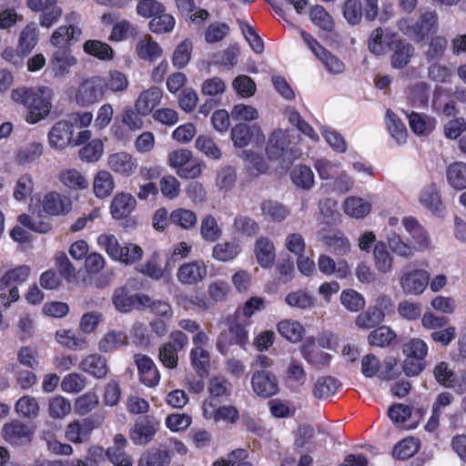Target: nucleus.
Segmentation results:
<instances>
[{
	"mask_svg": "<svg viewBox=\"0 0 466 466\" xmlns=\"http://www.w3.org/2000/svg\"><path fill=\"white\" fill-rule=\"evenodd\" d=\"M53 90L47 86H22L12 91V99L27 109L25 120L35 124L45 119L52 108Z\"/></svg>",
	"mask_w": 466,
	"mask_h": 466,
	"instance_id": "nucleus-1",
	"label": "nucleus"
},
{
	"mask_svg": "<svg viewBox=\"0 0 466 466\" xmlns=\"http://www.w3.org/2000/svg\"><path fill=\"white\" fill-rule=\"evenodd\" d=\"M438 15L435 11L422 13L417 20L410 17L402 18L398 23L399 29L415 42L424 41L429 35L438 31Z\"/></svg>",
	"mask_w": 466,
	"mask_h": 466,
	"instance_id": "nucleus-2",
	"label": "nucleus"
},
{
	"mask_svg": "<svg viewBox=\"0 0 466 466\" xmlns=\"http://www.w3.org/2000/svg\"><path fill=\"white\" fill-rule=\"evenodd\" d=\"M31 274V268L27 265H19L5 272L0 271V291L9 289L8 293H0V305L8 308L13 302L19 299L18 286L24 284Z\"/></svg>",
	"mask_w": 466,
	"mask_h": 466,
	"instance_id": "nucleus-3",
	"label": "nucleus"
},
{
	"mask_svg": "<svg viewBox=\"0 0 466 466\" xmlns=\"http://www.w3.org/2000/svg\"><path fill=\"white\" fill-rule=\"evenodd\" d=\"M97 243L113 260H118L126 265L139 261L143 256V249L139 246L127 243L121 247L112 234H101L97 238Z\"/></svg>",
	"mask_w": 466,
	"mask_h": 466,
	"instance_id": "nucleus-4",
	"label": "nucleus"
},
{
	"mask_svg": "<svg viewBox=\"0 0 466 466\" xmlns=\"http://www.w3.org/2000/svg\"><path fill=\"white\" fill-rule=\"evenodd\" d=\"M106 93L105 78L94 76L84 79L74 93V100L80 106H89L103 99Z\"/></svg>",
	"mask_w": 466,
	"mask_h": 466,
	"instance_id": "nucleus-5",
	"label": "nucleus"
},
{
	"mask_svg": "<svg viewBox=\"0 0 466 466\" xmlns=\"http://www.w3.org/2000/svg\"><path fill=\"white\" fill-rule=\"evenodd\" d=\"M266 153L270 160H279L287 165L292 164L297 158V150L290 147L289 135L281 129L273 131L269 136Z\"/></svg>",
	"mask_w": 466,
	"mask_h": 466,
	"instance_id": "nucleus-6",
	"label": "nucleus"
},
{
	"mask_svg": "<svg viewBox=\"0 0 466 466\" xmlns=\"http://www.w3.org/2000/svg\"><path fill=\"white\" fill-rule=\"evenodd\" d=\"M188 337L182 330H173L169 334V340L162 344L158 350V360L162 365L174 370L178 365V352L188 344Z\"/></svg>",
	"mask_w": 466,
	"mask_h": 466,
	"instance_id": "nucleus-7",
	"label": "nucleus"
},
{
	"mask_svg": "<svg viewBox=\"0 0 466 466\" xmlns=\"http://www.w3.org/2000/svg\"><path fill=\"white\" fill-rule=\"evenodd\" d=\"M379 0H364L362 6L360 0H345L342 12L347 22L352 25H359L364 16L367 21H373L379 14Z\"/></svg>",
	"mask_w": 466,
	"mask_h": 466,
	"instance_id": "nucleus-8",
	"label": "nucleus"
},
{
	"mask_svg": "<svg viewBox=\"0 0 466 466\" xmlns=\"http://www.w3.org/2000/svg\"><path fill=\"white\" fill-rule=\"evenodd\" d=\"M387 49L392 52L390 56L391 66L395 69H402L410 63L414 55V47L397 34H386L384 38Z\"/></svg>",
	"mask_w": 466,
	"mask_h": 466,
	"instance_id": "nucleus-9",
	"label": "nucleus"
},
{
	"mask_svg": "<svg viewBox=\"0 0 466 466\" xmlns=\"http://www.w3.org/2000/svg\"><path fill=\"white\" fill-rule=\"evenodd\" d=\"M159 421L153 416L145 415L137 418L129 431V438L136 445H147L155 437Z\"/></svg>",
	"mask_w": 466,
	"mask_h": 466,
	"instance_id": "nucleus-10",
	"label": "nucleus"
},
{
	"mask_svg": "<svg viewBox=\"0 0 466 466\" xmlns=\"http://www.w3.org/2000/svg\"><path fill=\"white\" fill-rule=\"evenodd\" d=\"M35 429L18 420L5 423L2 429V436L12 446L29 444L34 436Z\"/></svg>",
	"mask_w": 466,
	"mask_h": 466,
	"instance_id": "nucleus-11",
	"label": "nucleus"
},
{
	"mask_svg": "<svg viewBox=\"0 0 466 466\" xmlns=\"http://www.w3.org/2000/svg\"><path fill=\"white\" fill-rule=\"evenodd\" d=\"M112 301L118 311L127 313L134 309L148 306L150 298L143 293L130 295L126 287H120L114 291Z\"/></svg>",
	"mask_w": 466,
	"mask_h": 466,
	"instance_id": "nucleus-12",
	"label": "nucleus"
},
{
	"mask_svg": "<svg viewBox=\"0 0 466 466\" xmlns=\"http://www.w3.org/2000/svg\"><path fill=\"white\" fill-rule=\"evenodd\" d=\"M27 6L34 12H41L39 23L42 27H51L62 15L57 0H27Z\"/></svg>",
	"mask_w": 466,
	"mask_h": 466,
	"instance_id": "nucleus-13",
	"label": "nucleus"
},
{
	"mask_svg": "<svg viewBox=\"0 0 466 466\" xmlns=\"http://www.w3.org/2000/svg\"><path fill=\"white\" fill-rule=\"evenodd\" d=\"M251 386L254 392L264 399L272 397L279 392V381L274 373L268 370L253 372Z\"/></svg>",
	"mask_w": 466,
	"mask_h": 466,
	"instance_id": "nucleus-14",
	"label": "nucleus"
},
{
	"mask_svg": "<svg viewBox=\"0 0 466 466\" xmlns=\"http://www.w3.org/2000/svg\"><path fill=\"white\" fill-rule=\"evenodd\" d=\"M230 137L234 146L239 148L247 147L252 140L256 143L265 140L262 130L257 124L238 123L232 127Z\"/></svg>",
	"mask_w": 466,
	"mask_h": 466,
	"instance_id": "nucleus-15",
	"label": "nucleus"
},
{
	"mask_svg": "<svg viewBox=\"0 0 466 466\" xmlns=\"http://www.w3.org/2000/svg\"><path fill=\"white\" fill-rule=\"evenodd\" d=\"M433 375L436 381L442 387L452 389L459 395L466 392L465 379L457 378L448 362L441 361L437 363L433 370Z\"/></svg>",
	"mask_w": 466,
	"mask_h": 466,
	"instance_id": "nucleus-16",
	"label": "nucleus"
},
{
	"mask_svg": "<svg viewBox=\"0 0 466 466\" xmlns=\"http://www.w3.org/2000/svg\"><path fill=\"white\" fill-rule=\"evenodd\" d=\"M74 125L68 120H59L48 132V143L55 150H63L72 146Z\"/></svg>",
	"mask_w": 466,
	"mask_h": 466,
	"instance_id": "nucleus-17",
	"label": "nucleus"
},
{
	"mask_svg": "<svg viewBox=\"0 0 466 466\" xmlns=\"http://www.w3.org/2000/svg\"><path fill=\"white\" fill-rule=\"evenodd\" d=\"M41 208L48 216H66L72 209L70 198L56 191L46 193L41 202Z\"/></svg>",
	"mask_w": 466,
	"mask_h": 466,
	"instance_id": "nucleus-18",
	"label": "nucleus"
},
{
	"mask_svg": "<svg viewBox=\"0 0 466 466\" xmlns=\"http://www.w3.org/2000/svg\"><path fill=\"white\" fill-rule=\"evenodd\" d=\"M134 362L137 368L139 380L142 384L153 388L158 385L160 373L153 360L145 354H135Z\"/></svg>",
	"mask_w": 466,
	"mask_h": 466,
	"instance_id": "nucleus-19",
	"label": "nucleus"
},
{
	"mask_svg": "<svg viewBox=\"0 0 466 466\" xmlns=\"http://www.w3.org/2000/svg\"><path fill=\"white\" fill-rule=\"evenodd\" d=\"M208 275V268L204 260L198 259L186 262L179 266L177 277L184 285H197Z\"/></svg>",
	"mask_w": 466,
	"mask_h": 466,
	"instance_id": "nucleus-20",
	"label": "nucleus"
},
{
	"mask_svg": "<svg viewBox=\"0 0 466 466\" xmlns=\"http://www.w3.org/2000/svg\"><path fill=\"white\" fill-rule=\"evenodd\" d=\"M301 357L315 369H321L329 365L332 356L319 350L313 338L307 339L299 348Z\"/></svg>",
	"mask_w": 466,
	"mask_h": 466,
	"instance_id": "nucleus-21",
	"label": "nucleus"
},
{
	"mask_svg": "<svg viewBox=\"0 0 466 466\" xmlns=\"http://www.w3.org/2000/svg\"><path fill=\"white\" fill-rule=\"evenodd\" d=\"M430 275L424 269H413L403 273L400 282L406 294H421L429 284Z\"/></svg>",
	"mask_w": 466,
	"mask_h": 466,
	"instance_id": "nucleus-22",
	"label": "nucleus"
},
{
	"mask_svg": "<svg viewBox=\"0 0 466 466\" xmlns=\"http://www.w3.org/2000/svg\"><path fill=\"white\" fill-rule=\"evenodd\" d=\"M108 167L115 173L123 177H130L137 167V159L129 153L121 151L109 155Z\"/></svg>",
	"mask_w": 466,
	"mask_h": 466,
	"instance_id": "nucleus-23",
	"label": "nucleus"
},
{
	"mask_svg": "<svg viewBox=\"0 0 466 466\" xmlns=\"http://www.w3.org/2000/svg\"><path fill=\"white\" fill-rule=\"evenodd\" d=\"M257 262L263 268H271L276 259V248L273 241L267 237H259L254 245Z\"/></svg>",
	"mask_w": 466,
	"mask_h": 466,
	"instance_id": "nucleus-24",
	"label": "nucleus"
},
{
	"mask_svg": "<svg viewBox=\"0 0 466 466\" xmlns=\"http://www.w3.org/2000/svg\"><path fill=\"white\" fill-rule=\"evenodd\" d=\"M163 91L157 86H151L144 90L135 102V108L142 116L152 114L162 99Z\"/></svg>",
	"mask_w": 466,
	"mask_h": 466,
	"instance_id": "nucleus-25",
	"label": "nucleus"
},
{
	"mask_svg": "<svg viewBox=\"0 0 466 466\" xmlns=\"http://www.w3.org/2000/svg\"><path fill=\"white\" fill-rule=\"evenodd\" d=\"M79 369L97 380L104 379L109 371L106 359L99 354H90L84 358L79 363Z\"/></svg>",
	"mask_w": 466,
	"mask_h": 466,
	"instance_id": "nucleus-26",
	"label": "nucleus"
},
{
	"mask_svg": "<svg viewBox=\"0 0 466 466\" xmlns=\"http://www.w3.org/2000/svg\"><path fill=\"white\" fill-rule=\"evenodd\" d=\"M137 206L136 198L128 193L116 194L110 204V213L115 219L127 218Z\"/></svg>",
	"mask_w": 466,
	"mask_h": 466,
	"instance_id": "nucleus-27",
	"label": "nucleus"
},
{
	"mask_svg": "<svg viewBox=\"0 0 466 466\" xmlns=\"http://www.w3.org/2000/svg\"><path fill=\"white\" fill-rule=\"evenodd\" d=\"M420 202L437 216H441L445 209L440 190L435 183H431L421 190Z\"/></svg>",
	"mask_w": 466,
	"mask_h": 466,
	"instance_id": "nucleus-28",
	"label": "nucleus"
},
{
	"mask_svg": "<svg viewBox=\"0 0 466 466\" xmlns=\"http://www.w3.org/2000/svg\"><path fill=\"white\" fill-rule=\"evenodd\" d=\"M81 34L82 31L77 25H60L53 32L50 37V43L57 49L65 46L70 47L73 42L78 40Z\"/></svg>",
	"mask_w": 466,
	"mask_h": 466,
	"instance_id": "nucleus-29",
	"label": "nucleus"
},
{
	"mask_svg": "<svg viewBox=\"0 0 466 466\" xmlns=\"http://www.w3.org/2000/svg\"><path fill=\"white\" fill-rule=\"evenodd\" d=\"M76 62V58L72 55L69 46L56 49L51 59V64L56 75L60 76L68 73L70 67L75 66Z\"/></svg>",
	"mask_w": 466,
	"mask_h": 466,
	"instance_id": "nucleus-30",
	"label": "nucleus"
},
{
	"mask_svg": "<svg viewBox=\"0 0 466 466\" xmlns=\"http://www.w3.org/2000/svg\"><path fill=\"white\" fill-rule=\"evenodd\" d=\"M322 242L331 253L337 256H344L350 249L349 239L340 230L324 235L322 237Z\"/></svg>",
	"mask_w": 466,
	"mask_h": 466,
	"instance_id": "nucleus-31",
	"label": "nucleus"
},
{
	"mask_svg": "<svg viewBox=\"0 0 466 466\" xmlns=\"http://www.w3.org/2000/svg\"><path fill=\"white\" fill-rule=\"evenodd\" d=\"M241 250V246L237 240L224 241L213 247L212 258L218 261L228 262L235 259Z\"/></svg>",
	"mask_w": 466,
	"mask_h": 466,
	"instance_id": "nucleus-32",
	"label": "nucleus"
},
{
	"mask_svg": "<svg viewBox=\"0 0 466 466\" xmlns=\"http://www.w3.org/2000/svg\"><path fill=\"white\" fill-rule=\"evenodd\" d=\"M279 333L291 343H298L302 340L305 329L297 320L283 319L277 325Z\"/></svg>",
	"mask_w": 466,
	"mask_h": 466,
	"instance_id": "nucleus-33",
	"label": "nucleus"
},
{
	"mask_svg": "<svg viewBox=\"0 0 466 466\" xmlns=\"http://www.w3.org/2000/svg\"><path fill=\"white\" fill-rule=\"evenodd\" d=\"M341 383L339 380L331 376L320 377L314 384L312 393L315 398L322 400L336 394Z\"/></svg>",
	"mask_w": 466,
	"mask_h": 466,
	"instance_id": "nucleus-34",
	"label": "nucleus"
},
{
	"mask_svg": "<svg viewBox=\"0 0 466 466\" xmlns=\"http://www.w3.org/2000/svg\"><path fill=\"white\" fill-rule=\"evenodd\" d=\"M128 338L124 331L112 330L106 333L98 342V350L108 353L118 350L127 344Z\"/></svg>",
	"mask_w": 466,
	"mask_h": 466,
	"instance_id": "nucleus-35",
	"label": "nucleus"
},
{
	"mask_svg": "<svg viewBox=\"0 0 466 466\" xmlns=\"http://www.w3.org/2000/svg\"><path fill=\"white\" fill-rule=\"evenodd\" d=\"M446 177L449 185L456 189L466 188V163L453 162L447 167Z\"/></svg>",
	"mask_w": 466,
	"mask_h": 466,
	"instance_id": "nucleus-36",
	"label": "nucleus"
},
{
	"mask_svg": "<svg viewBox=\"0 0 466 466\" xmlns=\"http://www.w3.org/2000/svg\"><path fill=\"white\" fill-rule=\"evenodd\" d=\"M138 27L127 19L116 22L111 30L108 39L111 42H122L138 35Z\"/></svg>",
	"mask_w": 466,
	"mask_h": 466,
	"instance_id": "nucleus-37",
	"label": "nucleus"
},
{
	"mask_svg": "<svg viewBox=\"0 0 466 466\" xmlns=\"http://www.w3.org/2000/svg\"><path fill=\"white\" fill-rule=\"evenodd\" d=\"M261 213L266 220L281 222L289 215V211L286 206L275 200H264L261 205Z\"/></svg>",
	"mask_w": 466,
	"mask_h": 466,
	"instance_id": "nucleus-38",
	"label": "nucleus"
},
{
	"mask_svg": "<svg viewBox=\"0 0 466 466\" xmlns=\"http://www.w3.org/2000/svg\"><path fill=\"white\" fill-rule=\"evenodd\" d=\"M169 464V451L158 448L147 450L138 460V466H168Z\"/></svg>",
	"mask_w": 466,
	"mask_h": 466,
	"instance_id": "nucleus-39",
	"label": "nucleus"
},
{
	"mask_svg": "<svg viewBox=\"0 0 466 466\" xmlns=\"http://www.w3.org/2000/svg\"><path fill=\"white\" fill-rule=\"evenodd\" d=\"M200 236L206 242L214 243L222 236V229L211 214L205 215L200 223Z\"/></svg>",
	"mask_w": 466,
	"mask_h": 466,
	"instance_id": "nucleus-40",
	"label": "nucleus"
},
{
	"mask_svg": "<svg viewBox=\"0 0 466 466\" xmlns=\"http://www.w3.org/2000/svg\"><path fill=\"white\" fill-rule=\"evenodd\" d=\"M343 209L351 218H362L370 212L371 205L360 197H349L344 201Z\"/></svg>",
	"mask_w": 466,
	"mask_h": 466,
	"instance_id": "nucleus-41",
	"label": "nucleus"
},
{
	"mask_svg": "<svg viewBox=\"0 0 466 466\" xmlns=\"http://www.w3.org/2000/svg\"><path fill=\"white\" fill-rule=\"evenodd\" d=\"M169 221L185 230H189L195 228L198 218L193 210L178 208L171 211L169 214Z\"/></svg>",
	"mask_w": 466,
	"mask_h": 466,
	"instance_id": "nucleus-42",
	"label": "nucleus"
},
{
	"mask_svg": "<svg viewBox=\"0 0 466 466\" xmlns=\"http://www.w3.org/2000/svg\"><path fill=\"white\" fill-rule=\"evenodd\" d=\"M84 52L99 60L108 61L114 58V50L106 43L99 40H86L83 46Z\"/></svg>",
	"mask_w": 466,
	"mask_h": 466,
	"instance_id": "nucleus-43",
	"label": "nucleus"
},
{
	"mask_svg": "<svg viewBox=\"0 0 466 466\" xmlns=\"http://www.w3.org/2000/svg\"><path fill=\"white\" fill-rule=\"evenodd\" d=\"M248 325V322H240L238 320H232L228 323V332L233 343L244 350H247V347L249 344V335L247 329Z\"/></svg>",
	"mask_w": 466,
	"mask_h": 466,
	"instance_id": "nucleus-44",
	"label": "nucleus"
},
{
	"mask_svg": "<svg viewBox=\"0 0 466 466\" xmlns=\"http://www.w3.org/2000/svg\"><path fill=\"white\" fill-rule=\"evenodd\" d=\"M137 56L145 61L154 62L163 55L159 44L153 39L140 40L136 46Z\"/></svg>",
	"mask_w": 466,
	"mask_h": 466,
	"instance_id": "nucleus-45",
	"label": "nucleus"
},
{
	"mask_svg": "<svg viewBox=\"0 0 466 466\" xmlns=\"http://www.w3.org/2000/svg\"><path fill=\"white\" fill-rule=\"evenodd\" d=\"M93 186L95 195L99 198H104L112 193L115 182L108 171L100 170L94 178Z\"/></svg>",
	"mask_w": 466,
	"mask_h": 466,
	"instance_id": "nucleus-46",
	"label": "nucleus"
},
{
	"mask_svg": "<svg viewBox=\"0 0 466 466\" xmlns=\"http://www.w3.org/2000/svg\"><path fill=\"white\" fill-rule=\"evenodd\" d=\"M396 333L387 326L374 329L368 336V341L371 346L386 348L396 339Z\"/></svg>",
	"mask_w": 466,
	"mask_h": 466,
	"instance_id": "nucleus-47",
	"label": "nucleus"
},
{
	"mask_svg": "<svg viewBox=\"0 0 466 466\" xmlns=\"http://www.w3.org/2000/svg\"><path fill=\"white\" fill-rule=\"evenodd\" d=\"M420 450V441L413 438H405L399 441L393 448L392 455L394 458L406 461L416 454Z\"/></svg>",
	"mask_w": 466,
	"mask_h": 466,
	"instance_id": "nucleus-48",
	"label": "nucleus"
},
{
	"mask_svg": "<svg viewBox=\"0 0 466 466\" xmlns=\"http://www.w3.org/2000/svg\"><path fill=\"white\" fill-rule=\"evenodd\" d=\"M309 17L315 25L328 33L332 32L335 27L332 16L322 5L312 6L309 11Z\"/></svg>",
	"mask_w": 466,
	"mask_h": 466,
	"instance_id": "nucleus-49",
	"label": "nucleus"
},
{
	"mask_svg": "<svg viewBox=\"0 0 466 466\" xmlns=\"http://www.w3.org/2000/svg\"><path fill=\"white\" fill-rule=\"evenodd\" d=\"M373 256L375 267L380 273H388L391 270L393 259L384 242L379 241L375 244Z\"/></svg>",
	"mask_w": 466,
	"mask_h": 466,
	"instance_id": "nucleus-50",
	"label": "nucleus"
},
{
	"mask_svg": "<svg viewBox=\"0 0 466 466\" xmlns=\"http://www.w3.org/2000/svg\"><path fill=\"white\" fill-rule=\"evenodd\" d=\"M192 50L193 45L191 40L188 38L184 39L181 43H179L176 46L172 56V64L174 67L182 69L187 66L191 59Z\"/></svg>",
	"mask_w": 466,
	"mask_h": 466,
	"instance_id": "nucleus-51",
	"label": "nucleus"
},
{
	"mask_svg": "<svg viewBox=\"0 0 466 466\" xmlns=\"http://www.w3.org/2000/svg\"><path fill=\"white\" fill-rule=\"evenodd\" d=\"M190 360L196 372L200 375H208L210 366V357L208 350L201 347H195L190 350Z\"/></svg>",
	"mask_w": 466,
	"mask_h": 466,
	"instance_id": "nucleus-52",
	"label": "nucleus"
},
{
	"mask_svg": "<svg viewBox=\"0 0 466 466\" xmlns=\"http://www.w3.org/2000/svg\"><path fill=\"white\" fill-rule=\"evenodd\" d=\"M104 152V144L101 139L95 138L87 142L79 149V157L82 161L94 163L100 159Z\"/></svg>",
	"mask_w": 466,
	"mask_h": 466,
	"instance_id": "nucleus-53",
	"label": "nucleus"
},
{
	"mask_svg": "<svg viewBox=\"0 0 466 466\" xmlns=\"http://www.w3.org/2000/svg\"><path fill=\"white\" fill-rule=\"evenodd\" d=\"M37 41L38 33L36 27L34 25H27L20 34L18 49L23 56H27L36 46Z\"/></svg>",
	"mask_w": 466,
	"mask_h": 466,
	"instance_id": "nucleus-54",
	"label": "nucleus"
},
{
	"mask_svg": "<svg viewBox=\"0 0 466 466\" xmlns=\"http://www.w3.org/2000/svg\"><path fill=\"white\" fill-rule=\"evenodd\" d=\"M383 319V313L380 309L369 307L357 317L356 325L360 329H369L378 326Z\"/></svg>",
	"mask_w": 466,
	"mask_h": 466,
	"instance_id": "nucleus-55",
	"label": "nucleus"
},
{
	"mask_svg": "<svg viewBox=\"0 0 466 466\" xmlns=\"http://www.w3.org/2000/svg\"><path fill=\"white\" fill-rule=\"evenodd\" d=\"M208 391L210 396L208 401V404L212 407L218 404V398L228 397L230 395V390L228 389V381L218 377H215L210 380L208 385Z\"/></svg>",
	"mask_w": 466,
	"mask_h": 466,
	"instance_id": "nucleus-56",
	"label": "nucleus"
},
{
	"mask_svg": "<svg viewBox=\"0 0 466 466\" xmlns=\"http://www.w3.org/2000/svg\"><path fill=\"white\" fill-rule=\"evenodd\" d=\"M61 182L67 187L75 190H82L88 187V181L76 169H67L60 174Z\"/></svg>",
	"mask_w": 466,
	"mask_h": 466,
	"instance_id": "nucleus-57",
	"label": "nucleus"
},
{
	"mask_svg": "<svg viewBox=\"0 0 466 466\" xmlns=\"http://www.w3.org/2000/svg\"><path fill=\"white\" fill-rule=\"evenodd\" d=\"M402 352L405 357H410L425 361V358L428 354V345L423 339L414 338L403 344Z\"/></svg>",
	"mask_w": 466,
	"mask_h": 466,
	"instance_id": "nucleus-58",
	"label": "nucleus"
},
{
	"mask_svg": "<svg viewBox=\"0 0 466 466\" xmlns=\"http://www.w3.org/2000/svg\"><path fill=\"white\" fill-rule=\"evenodd\" d=\"M448 41L442 35L432 36L429 42L428 50L425 56L428 62L441 60L446 51Z\"/></svg>",
	"mask_w": 466,
	"mask_h": 466,
	"instance_id": "nucleus-59",
	"label": "nucleus"
},
{
	"mask_svg": "<svg viewBox=\"0 0 466 466\" xmlns=\"http://www.w3.org/2000/svg\"><path fill=\"white\" fill-rule=\"evenodd\" d=\"M293 183L304 189H309L314 184V174L308 166L296 167L291 174Z\"/></svg>",
	"mask_w": 466,
	"mask_h": 466,
	"instance_id": "nucleus-60",
	"label": "nucleus"
},
{
	"mask_svg": "<svg viewBox=\"0 0 466 466\" xmlns=\"http://www.w3.org/2000/svg\"><path fill=\"white\" fill-rule=\"evenodd\" d=\"M56 338L59 344L70 350L84 349L86 344L85 338L76 336L74 331L69 329L57 330L56 333Z\"/></svg>",
	"mask_w": 466,
	"mask_h": 466,
	"instance_id": "nucleus-61",
	"label": "nucleus"
},
{
	"mask_svg": "<svg viewBox=\"0 0 466 466\" xmlns=\"http://www.w3.org/2000/svg\"><path fill=\"white\" fill-rule=\"evenodd\" d=\"M70 401L63 396H56L50 399L48 404L49 415L53 419H63L71 411Z\"/></svg>",
	"mask_w": 466,
	"mask_h": 466,
	"instance_id": "nucleus-62",
	"label": "nucleus"
},
{
	"mask_svg": "<svg viewBox=\"0 0 466 466\" xmlns=\"http://www.w3.org/2000/svg\"><path fill=\"white\" fill-rule=\"evenodd\" d=\"M341 304L350 311L358 312L365 306V299L354 289L343 290L340 294Z\"/></svg>",
	"mask_w": 466,
	"mask_h": 466,
	"instance_id": "nucleus-63",
	"label": "nucleus"
},
{
	"mask_svg": "<svg viewBox=\"0 0 466 466\" xmlns=\"http://www.w3.org/2000/svg\"><path fill=\"white\" fill-rule=\"evenodd\" d=\"M285 301L289 306L300 309H307L314 305V298L303 290L289 293L285 298Z\"/></svg>",
	"mask_w": 466,
	"mask_h": 466,
	"instance_id": "nucleus-64",
	"label": "nucleus"
}]
</instances>
